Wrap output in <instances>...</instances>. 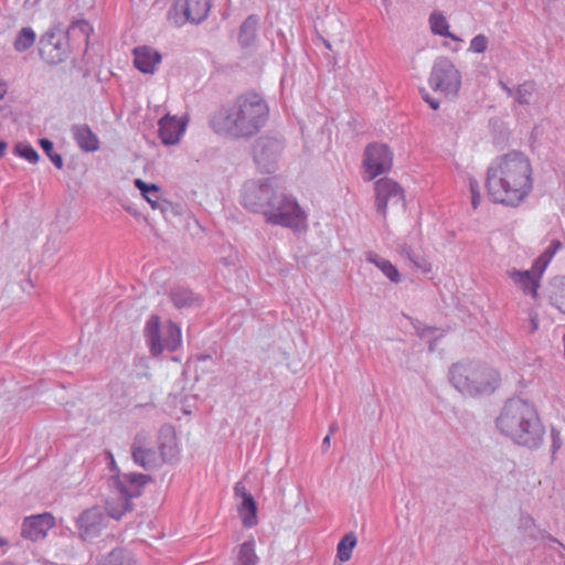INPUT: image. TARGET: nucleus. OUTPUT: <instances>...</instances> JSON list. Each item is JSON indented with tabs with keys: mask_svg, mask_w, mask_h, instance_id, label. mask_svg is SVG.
Wrapping results in <instances>:
<instances>
[{
	"mask_svg": "<svg viewBox=\"0 0 565 565\" xmlns=\"http://www.w3.org/2000/svg\"><path fill=\"white\" fill-rule=\"evenodd\" d=\"M269 119V106L257 93H246L222 107L212 118L213 129L232 138H250L259 132Z\"/></svg>",
	"mask_w": 565,
	"mask_h": 565,
	"instance_id": "2",
	"label": "nucleus"
},
{
	"mask_svg": "<svg viewBox=\"0 0 565 565\" xmlns=\"http://www.w3.org/2000/svg\"><path fill=\"white\" fill-rule=\"evenodd\" d=\"M211 6L212 0H175L173 6L174 22L179 25L186 22L199 24L207 18Z\"/></svg>",
	"mask_w": 565,
	"mask_h": 565,
	"instance_id": "12",
	"label": "nucleus"
},
{
	"mask_svg": "<svg viewBox=\"0 0 565 565\" xmlns=\"http://www.w3.org/2000/svg\"><path fill=\"white\" fill-rule=\"evenodd\" d=\"M135 66L145 74H152L161 62V54L153 47L143 45L132 51Z\"/></svg>",
	"mask_w": 565,
	"mask_h": 565,
	"instance_id": "19",
	"label": "nucleus"
},
{
	"mask_svg": "<svg viewBox=\"0 0 565 565\" xmlns=\"http://www.w3.org/2000/svg\"><path fill=\"white\" fill-rule=\"evenodd\" d=\"M41 57L49 64L63 62L68 52L67 36L62 31L49 30L39 42Z\"/></svg>",
	"mask_w": 565,
	"mask_h": 565,
	"instance_id": "11",
	"label": "nucleus"
},
{
	"mask_svg": "<svg viewBox=\"0 0 565 565\" xmlns=\"http://www.w3.org/2000/svg\"><path fill=\"white\" fill-rule=\"evenodd\" d=\"M488 47V39L483 34L476 35L470 42V51L483 53Z\"/></svg>",
	"mask_w": 565,
	"mask_h": 565,
	"instance_id": "38",
	"label": "nucleus"
},
{
	"mask_svg": "<svg viewBox=\"0 0 565 565\" xmlns=\"http://www.w3.org/2000/svg\"><path fill=\"white\" fill-rule=\"evenodd\" d=\"M71 134L77 146L85 152H94L99 149L98 137L87 125H73Z\"/></svg>",
	"mask_w": 565,
	"mask_h": 565,
	"instance_id": "22",
	"label": "nucleus"
},
{
	"mask_svg": "<svg viewBox=\"0 0 565 565\" xmlns=\"http://www.w3.org/2000/svg\"><path fill=\"white\" fill-rule=\"evenodd\" d=\"M335 429H337V424H335V423H333V424L330 426V431H329V434L331 435Z\"/></svg>",
	"mask_w": 565,
	"mask_h": 565,
	"instance_id": "52",
	"label": "nucleus"
},
{
	"mask_svg": "<svg viewBox=\"0 0 565 565\" xmlns=\"http://www.w3.org/2000/svg\"><path fill=\"white\" fill-rule=\"evenodd\" d=\"M106 521L107 518L99 508L85 510L76 519L79 537L85 542L93 541L100 535L106 526Z\"/></svg>",
	"mask_w": 565,
	"mask_h": 565,
	"instance_id": "15",
	"label": "nucleus"
},
{
	"mask_svg": "<svg viewBox=\"0 0 565 565\" xmlns=\"http://www.w3.org/2000/svg\"><path fill=\"white\" fill-rule=\"evenodd\" d=\"M559 447H561L559 440L556 439V437H554V440H553V452H555Z\"/></svg>",
	"mask_w": 565,
	"mask_h": 565,
	"instance_id": "51",
	"label": "nucleus"
},
{
	"mask_svg": "<svg viewBox=\"0 0 565 565\" xmlns=\"http://www.w3.org/2000/svg\"><path fill=\"white\" fill-rule=\"evenodd\" d=\"M486 188L493 203L509 207L521 205L533 191V169L526 154L510 151L491 161Z\"/></svg>",
	"mask_w": 565,
	"mask_h": 565,
	"instance_id": "1",
	"label": "nucleus"
},
{
	"mask_svg": "<svg viewBox=\"0 0 565 565\" xmlns=\"http://www.w3.org/2000/svg\"><path fill=\"white\" fill-rule=\"evenodd\" d=\"M366 259L374 264L391 281L398 282L401 280L398 269L390 260L380 257L375 253H369Z\"/></svg>",
	"mask_w": 565,
	"mask_h": 565,
	"instance_id": "28",
	"label": "nucleus"
},
{
	"mask_svg": "<svg viewBox=\"0 0 565 565\" xmlns=\"http://www.w3.org/2000/svg\"><path fill=\"white\" fill-rule=\"evenodd\" d=\"M135 185L141 192L143 198L146 195L156 194V193L160 192V188L158 185H156V184H148L145 181H142L141 179H136L135 180Z\"/></svg>",
	"mask_w": 565,
	"mask_h": 565,
	"instance_id": "39",
	"label": "nucleus"
},
{
	"mask_svg": "<svg viewBox=\"0 0 565 565\" xmlns=\"http://www.w3.org/2000/svg\"><path fill=\"white\" fill-rule=\"evenodd\" d=\"M145 199L151 205L153 210L160 209L162 210V202L160 201V192L156 194L146 195Z\"/></svg>",
	"mask_w": 565,
	"mask_h": 565,
	"instance_id": "42",
	"label": "nucleus"
},
{
	"mask_svg": "<svg viewBox=\"0 0 565 565\" xmlns=\"http://www.w3.org/2000/svg\"><path fill=\"white\" fill-rule=\"evenodd\" d=\"M404 206V192L398 183L388 178L375 182V206L379 214L386 216L388 205Z\"/></svg>",
	"mask_w": 565,
	"mask_h": 565,
	"instance_id": "14",
	"label": "nucleus"
},
{
	"mask_svg": "<svg viewBox=\"0 0 565 565\" xmlns=\"http://www.w3.org/2000/svg\"><path fill=\"white\" fill-rule=\"evenodd\" d=\"M170 300L177 309L193 308L201 303V299L191 289L174 287L169 294Z\"/></svg>",
	"mask_w": 565,
	"mask_h": 565,
	"instance_id": "23",
	"label": "nucleus"
},
{
	"mask_svg": "<svg viewBox=\"0 0 565 565\" xmlns=\"http://www.w3.org/2000/svg\"><path fill=\"white\" fill-rule=\"evenodd\" d=\"M397 252L403 258L407 259L413 267L422 270L423 273L430 271L431 265L419 246L402 242L397 244Z\"/></svg>",
	"mask_w": 565,
	"mask_h": 565,
	"instance_id": "20",
	"label": "nucleus"
},
{
	"mask_svg": "<svg viewBox=\"0 0 565 565\" xmlns=\"http://www.w3.org/2000/svg\"><path fill=\"white\" fill-rule=\"evenodd\" d=\"M78 25L83 32H86L89 29V24L85 21L78 23Z\"/></svg>",
	"mask_w": 565,
	"mask_h": 565,
	"instance_id": "50",
	"label": "nucleus"
},
{
	"mask_svg": "<svg viewBox=\"0 0 565 565\" xmlns=\"http://www.w3.org/2000/svg\"><path fill=\"white\" fill-rule=\"evenodd\" d=\"M186 122L174 116H166L159 120V137L164 145H175L185 130Z\"/></svg>",
	"mask_w": 565,
	"mask_h": 565,
	"instance_id": "18",
	"label": "nucleus"
},
{
	"mask_svg": "<svg viewBox=\"0 0 565 565\" xmlns=\"http://www.w3.org/2000/svg\"><path fill=\"white\" fill-rule=\"evenodd\" d=\"M259 557L256 554V542L249 537L237 546L236 565H258Z\"/></svg>",
	"mask_w": 565,
	"mask_h": 565,
	"instance_id": "25",
	"label": "nucleus"
},
{
	"mask_svg": "<svg viewBox=\"0 0 565 565\" xmlns=\"http://www.w3.org/2000/svg\"><path fill=\"white\" fill-rule=\"evenodd\" d=\"M146 342L153 356L160 355L163 350L175 351L181 344V330L172 321H168L163 330L160 328V318L151 316L145 327Z\"/></svg>",
	"mask_w": 565,
	"mask_h": 565,
	"instance_id": "7",
	"label": "nucleus"
},
{
	"mask_svg": "<svg viewBox=\"0 0 565 565\" xmlns=\"http://www.w3.org/2000/svg\"><path fill=\"white\" fill-rule=\"evenodd\" d=\"M98 565H136L129 553L121 548H114Z\"/></svg>",
	"mask_w": 565,
	"mask_h": 565,
	"instance_id": "32",
	"label": "nucleus"
},
{
	"mask_svg": "<svg viewBox=\"0 0 565 565\" xmlns=\"http://www.w3.org/2000/svg\"><path fill=\"white\" fill-rule=\"evenodd\" d=\"M164 433L167 434L163 436V440H161L159 444L160 452L158 454L161 463L172 461L173 459L177 458L178 455L175 438L171 429L168 428L162 430V434Z\"/></svg>",
	"mask_w": 565,
	"mask_h": 565,
	"instance_id": "27",
	"label": "nucleus"
},
{
	"mask_svg": "<svg viewBox=\"0 0 565 565\" xmlns=\"http://www.w3.org/2000/svg\"><path fill=\"white\" fill-rule=\"evenodd\" d=\"M330 446V434H328L322 440V447L328 448Z\"/></svg>",
	"mask_w": 565,
	"mask_h": 565,
	"instance_id": "49",
	"label": "nucleus"
},
{
	"mask_svg": "<svg viewBox=\"0 0 565 565\" xmlns=\"http://www.w3.org/2000/svg\"><path fill=\"white\" fill-rule=\"evenodd\" d=\"M469 188H470V192H471L472 207L477 209L479 206L480 199H481L480 191H479V182L473 178H469Z\"/></svg>",
	"mask_w": 565,
	"mask_h": 565,
	"instance_id": "40",
	"label": "nucleus"
},
{
	"mask_svg": "<svg viewBox=\"0 0 565 565\" xmlns=\"http://www.w3.org/2000/svg\"><path fill=\"white\" fill-rule=\"evenodd\" d=\"M259 26V18L256 14H250L239 26L238 43L242 47L246 49L254 44Z\"/></svg>",
	"mask_w": 565,
	"mask_h": 565,
	"instance_id": "24",
	"label": "nucleus"
},
{
	"mask_svg": "<svg viewBox=\"0 0 565 565\" xmlns=\"http://www.w3.org/2000/svg\"><path fill=\"white\" fill-rule=\"evenodd\" d=\"M429 350H430V351H433V350H434L433 343H430V345H429Z\"/></svg>",
	"mask_w": 565,
	"mask_h": 565,
	"instance_id": "53",
	"label": "nucleus"
},
{
	"mask_svg": "<svg viewBox=\"0 0 565 565\" xmlns=\"http://www.w3.org/2000/svg\"><path fill=\"white\" fill-rule=\"evenodd\" d=\"M452 386L462 395L481 396L492 394L500 384L499 373L478 362H459L449 370Z\"/></svg>",
	"mask_w": 565,
	"mask_h": 565,
	"instance_id": "4",
	"label": "nucleus"
},
{
	"mask_svg": "<svg viewBox=\"0 0 565 565\" xmlns=\"http://www.w3.org/2000/svg\"><path fill=\"white\" fill-rule=\"evenodd\" d=\"M562 243L557 239L551 242L550 246L543 252V254L534 262L533 269L542 276L547 265L554 257V255L561 249Z\"/></svg>",
	"mask_w": 565,
	"mask_h": 565,
	"instance_id": "29",
	"label": "nucleus"
},
{
	"mask_svg": "<svg viewBox=\"0 0 565 565\" xmlns=\"http://www.w3.org/2000/svg\"><path fill=\"white\" fill-rule=\"evenodd\" d=\"M535 90L534 82H524L516 88V100L520 105H529L531 97Z\"/></svg>",
	"mask_w": 565,
	"mask_h": 565,
	"instance_id": "37",
	"label": "nucleus"
},
{
	"mask_svg": "<svg viewBox=\"0 0 565 565\" xmlns=\"http://www.w3.org/2000/svg\"><path fill=\"white\" fill-rule=\"evenodd\" d=\"M392 164L393 153L386 145L374 143L366 147L364 167L370 180L388 171Z\"/></svg>",
	"mask_w": 565,
	"mask_h": 565,
	"instance_id": "13",
	"label": "nucleus"
},
{
	"mask_svg": "<svg viewBox=\"0 0 565 565\" xmlns=\"http://www.w3.org/2000/svg\"><path fill=\"white\" fill-rule=\"evenodd\" d=\"M356 545V536L353 533L345 534L337 546V557L341 562H348L351 558L352 551Z\"/></svg>",
	"mask_w": 565,
	"mask_h": 565,
	"instance_id": "33",
	"label": "nucleus"
},
{
	"mask_svg": "<svg viewBox=\"0 0 565 565\" xmlns=\"http://www.w3.org/2000/svg\"><path fill=\"white\" fill-rule=\"evenodd\" d=\"M499 85L508 94V96L513 95V89L509 87L504 82H500Z\"/></svg>",
	"mask_w": 565,
	"mask_h": 565,
	"instance_id": "47",
	"label": "nucleus"
},
{
	"mask_svg": "<svg viewBox=\"0 0 565 565\" xmlns=\"http://www.w3.org/2000/svg\"><path fill=\"white\" fill-rule=\"evenodd\" d=\"M237 511L245 527L250 529L257 524V504L253 495L244 498Z\"/></svg>",
	"mask_w": 565,
	"mask_h": 565,
	"instance_id": "26",
	"label": "nucleus"
},
{
	"mask_svg": "<svg viewBox=\"0 0 565 565\" xmlns=\"http://www.w3.org/2000/svg\"><path fill=\"white\" fill-rule=\"evenodd\" d=\"M282 150L284 141L277 136L265 135L257 138L252 150L257 169L264 173L274 172Z\"/></svg>",
	"mask_w": 565,
	"mask_h": 565,
	"instance_id": "10",
	"label": "nucleus"
},
{
	"mask_svg": "<svg viewBox=\"0 0 565 565\" xmlns=\"http://www.w3.org/2000/svg\"><path fill=\"white\" fill-rule=\"evenodd\" d=\"M429 86L446 96H456L461 86V74L448 57H438L433 65Z\"/></svg>",
	"mask_w": 565,
	"mask_h": 565,
	"instance_id": "9",
	"label": "nucleus"
},
{
	"mask_svg": "<svg viewBox=\"0 0 565 565\" xmlns=\"http://www.w3.org/2000/svg\"><path fill=\"white\" fill-rule=\"evenodd\" d=\"M8 93V84L6 81L0 79V100L4 98Z\"/></svg>",
	"mask_w": 565,
	"mask_h": 565,
	"instance_id": "46",
	"label": "nucleus"
},
{
	"mask_svg": "<svg viewBox=\"0 0 565 565\" xmlns=\"http://www.w3.org/2000/svg\"><path fill=\"white\" fill-rule=\"evenodd\" d=\"M35 42V32L31 28H23L14 40V49L18 52L29 50Z\"/></svg>",
	"mask_w": 565,
	"mask_h": 565,
	"instance_id": "35",
	"label": "nucleus"
},
{
	"mask_svg": "<svg viewBox=\"0 0 565 565\" xmlns=\"http://www.w3.org/2000/svg\"><path fill=\"white\" fill-rule=\"evenodd\" d=\"M108 457L110 459V470L117 471V473L110 478V486L117 498H113L108 501L106 509L108 516L119 520L127 512L132 510L131 500L142 494L145 486L150 482L152 478L143 473H120L110 452H108Z\"/></svg>",
	"mask_w": 565,
	"mask_h": 565,
	"instance_id": "5",
	"label": "nucleus"
},
{
	"mask_svg": "<svg viewBox=\"0 0 565 565\" xmlns=\"http://www.w3.org/2000/svg\"><path fill=\"white\" fill-rule=\"evenodd\" d=\"M13 154L26 160L29 163L35 164L40 160L38 151L26 141H19L14 145Z\"/></svg>",
	"mask_w": 565,
	"mask_h": 565,
	"instance_id": "34",
	"label": "nucleus"
},
{
	"mask_svg": "<svg viewBox=\"0 0 565 565\" xmlns=\"http://www.w3.org/2000/svg\"><path fill=\"white\" fill-rule=\"evenodd\" d=\"M266 223L301 232L307 227V215L291 195L277 192L263 214Z\"/></svg>",
	"mask_w": 565,
	"mask_h": 565,
	"instance_id": "6",
	"label": "nucleus"
},
{
	"mask_svg": "<svg viewBox=\"0 0 565 565\" xmlns=\"http://www.w3.org/2000/svg\"><path fill=\"white\" fill-rule=\"evenodd\" d=\"M422 97L430 106L431 109L436 110L439 108V102L436 98L430 97L428 93L423 90Z\"/></svg>",
	"mask_w": 565,
	"mask_h": 565,
	"instance_id": "45",
	"label": "nucleus"
},
{
	"mask_svg": "<svg viewBox=\"0 0 565 565\" xmlns=\"http://www.w3.org/2000/svg\"><path fill=\"white\" fill-rule=\"evenodd\" d=\"M276 193L275 178L248 180L241 190V203L249 212L264 214Z\"/></svg>",
	"mask_w": 565,
	"mask_h": 565,
	"instance_id": "8",
	"label": "nucleus"
},
{
	"mask_svg": "<svg viewBox=\"0 0 565 565\" xmlns=\"http://www.w3.org/2000/svg\"><path fill=\"white\" fill-rule=\"evenodd\" d=\"M7 147L8 143L3 140H0V158L4 156Z\"/></svg>",
	"mask_w": 565,
	"mask_h": 565,
	"instance_id": "48",
	"label": "nucleus"
},
{
	"mask_svg": "<svg viewBox=\"0 0 565 565\" xmlns=\"http://www.w3.org/2000/svg\"><path fill=\"white\" fill-rule=\"evenodd\" d=\"M539 329V315L531 310L529 312V332L534 333Z\"/></svg>",
	"mask_w": 565,
	"mask_h": 565,
	"instance_id": "41",
	"label": "nucleus"
},
{
	"mask_svg": "<svg viewBox=\"0 0 565 565\" xmlns=\"http://www.w3.org/2000/svg\"><path fill=\"white\" fill-rule=\"evenodd\" d=\"M39 145L45 152V154L49 157V159L52 161V163L57 168H63V158L60 153L54 151V145L53 142L47 138H41L39 139Z\"/></svg>",
	"mask_w": 565,
	"mask_h": 565,
	"instance_id": "36",
	"label": "nucleus"
},
{
	"mask_svg": "<svg viewBox=\"0 0 565 565\" xmlns=\"http://www.w3.org/2000/svg\"><path fill=\"white\" fill-rule=\"evenodd\" d=\"M234 494L242 500L246 497H250L252 494L246 490L245 486L242 482H236L234 486Z\"/></svg>",
	"mask_w": 565,
	"mask_h": 565,
	"instance_id": "44",
	"label": "nucleus"
},
{
	"mask_svg": "<svg viewBox=\"0 0 565 565\" xmlns=\"http://www.w3.org/2000/svg\"><path fill=\"white\" fill-rule=\"evenodd\" d=\"M552 287L551 303L565 315V277L555 278Z\"/></svg>",
	"mask_w": 565,
	"mask_h": 565,
	"instance_id": "30",
	"label": "nucleus"
},
{
	"mask_svg": "<svg viewBox=\"0 0 565 565\" xmlns=\"http://www.w3.org/2000/svg\"><path fill=\"white\" fill-rule=\"evenodd\" d=\"M131 456L136 465L146 470H152L161 465L158 452L143 445L141 437L137 436L131 445Z\"/></svg>",
	"mask_w": 565,
	"mask_h": 565,
	"instance_id": "17",
	"label": "nucleus"
},
{
	"mask_svg": "<svg viewBox=\"0 0 565 565\" xmlns=\"http://www.w3.org/2000/svg\"><path fill=\"white\" fill-rule=\"evenodd\" d=\"M430 29L434 34L458 40L452 33L449 32V24L446 18L439 12H433L429 17Z\"/></svg>",
	"mask_w": 565,
	"mask_h": 565,
	"instance_id": "31",
	"label": "nucleus"
},
{
	"mask_svg": "<svg viewBox=\"0 0 565 565\" xmlns=\"http://www.w3.org/2000/svg\"><path fill=\"white\" fill-rule=\"evenodd\" d=\"M510 278L516 284L524 294L530 295L533 298L537 296L539 281L542 276H539V273L533 269L530 270H512L509 271Z\"/></svg>",
	"mask_w": 565,
	"mask_h": 565,
	"instance_id": "21",
	"label": "nucleus"
},
{
	"mask_svg": "<svg viewBox=\"0 0 565 565\" xmlns=\"http://www.w3.org/2000/svg\"><path fill=\"white\" fill-rule=\"evenodd\" d=\"M439 330L431 327H425L420 332L419 335L422 339H426L430 341L431 339H437V335L435 334Z\"/></svg>",
	"mask_w": 565,
	"mask_h": 565,
	"instance_id": "43",
	"label": "nucleus"
},
{
	"mask_svg": "<svg viewBox=\"0 0 565 565\" xmlns=\"http://www.w3.org/2000/svg\"><path fill=\"white\" fill-rule=\"evenodd\" d=\"M54 525L55 518L49 512L28 516L22 524V536L34 542L43 540Z\"/></svg>",
	"mask_w": 565,
	"mask_h": 565,
	"instance_id": "16",
	"label": "nucleus"
},
{
	"mask_svg": "<svg viewBox=\"0 0 565 565\" xmlns=\"http://www.w3.org/2000/svg\"><path fill=\"white\" fill-rule=\"evenodd\" d=\"M495 426L502 435L529 448L539 447L544 435L536 409L522 398L505 402L495 419Z\"/></svg>",
	"mask_w": 565,
	"mask_h": 565,
	"instance_id": "3",
	"label": "nucleus"
}]
</instances>
